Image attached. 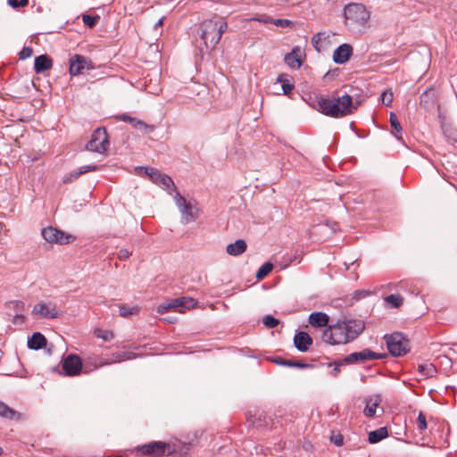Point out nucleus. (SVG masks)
<instances>
[{
	"mask_svg": "<svg viewBox=\"0 0 457 457\" xmlns=\"http://www.w3.org/2000/svg\"><path fill=\"white\" fill-rule=\"evenodd\" d=\"M174 201L181 214V222L188 224L197 220L199 216V210L195 203L187 201L179 193L174 195Z\"/></svg>",
	"mask_w": 457,
	"mask_h": 457,
	"instance_id": "nucleus-5",
	"label": "nucleus"
},
{
	"mask_svg": "<svg viewBox=\"0 0 457 457\" xmlns=\"http://www.w3.org/2000/svg\"><path fill=\"white\" fill-rule=\"evenodd\" d=\"M109 147V137L104 128L96 129L86 145L87 150L104 154Z\"/></svg>",
	"mask_w": 457,
	"mask_h": 457,
	"instance_id": "nucleus-9",
	"label": "nucleus"
},
{
	"mask_svg": "<svg viewBox=\"0 0 457 457\" xmlns=\"http://www.w3.org/2000/svg\"><path fill=\"white\" fill-rule=\"evenodd\" d=\"M133 128L144 130L145 132H151L154 130V126L147 125L143 120L135 118V121L131 124Z\"/></svg>",
	"mask_w": 457,
	"mask_h": 457,
	"instance_id": "nucleus-37",
	"label": "nucleus"
},
{
	"mask_svg": "<svg viewBox=\"0 0 457 457\" xmlns=\"http://www.w3.org/2000/svg\"><path fill=\"white\" fill-rule=\"evenodd\" d=\"M381 355L370 349H364L361 352L352 353L345 357L343 361L345 363H354L361 362L367 360H378L380 359Z\"/></svg>",
	"mask_w": 457,
	"mask_h": 457,
	"instance_id": "nucleus-15",
	"label": "nucleus"
},
{
	"mask_svg": "<svg viewBox=\"0 0 457 457\" xmlns=\"http://www.w3.org/2000/svg\"><path fill=\"white\" fill-rule=\"evenodd\" d=\"M291 23H292L291 21L286 20V19H273V18H271V21H270V24H273V25H275L277 27H282V28L289 27Z\"/></svg>",
	"mask_w": 457,
	"mask_h": 457,
	"instance_id": "nucleus-42",
	"label": "nucleus"
},
{
	"mask_svg": "<svg viewBox=\"0 0 457 457\" xmlns=\"http://www.w3.org/2000/svg\"><path fill=\"white\" fill-rule=\"evenodd\" d=\"M122 120L124 121H128L129 122L130 124H132L134 121H135V118L131 117V116H129V115H122Z\"/></svg>",
	"mask_w": 457,
	"mask_h": 457,
	"instance_id": "nucleus-52",
	"label": "nucleus"
},
{
	"mask_svg": "<svg viewBox=\"0 0 457 457\" xmlns=\"http://www.w3.org/2000/svg\"><path fill=\"white\" fill-rule=\"evenodd\" d=\"M169 445L162 441H153L137 447L136 452L140 456L161 457L165 454Z\"/></svg>",
	"mask_w": 457,
	"mask_h": 457,
	"instance_id": "nucleus-12",
	"label": "nucleus"
},
{
	"mask_svg": "<svg viewBox=\"0 0 457 457\" xmlns=\"http://www.w3.org/2000/svg\"><path fill=\"white\" fill-rule=\"evenodd\" d=\"M2 453H3V450H2V448L0 447V455L2 454Z\"/></svg>",
	"mask_w": 457,
	"mask_h": 457,
	"instance_id": "nucleus-55",
	"label": "nucleus"
},
{
	"mask_svg": "<svg viewBox=\"0 0 457 457\" xmlns=\"http://www.w3.org/2000/svg\"><path fill=\"white\" fill-rule=\"evenodd\" d=\"M386 342L389 353L394 356H402L406 354L409 350V341L401 333H393L386 336Z\"/></svg>",
	"mask_w": 457,
	"mask_h": 457,
	"instance_id": "nucleus-8",
	"label": "nucleus"
},
{
	"mask_svg": "<svg viewBox=\"0 0 457 457\" xmlns=\"http://www.w3.org/2000/svg\"><path fill=\"white\" fill-rule=\"evenodd\" d=\"M364 328L365 323L361 320H338L323 330L321 339L330 345H346L354 341Z\"/></svg>",
	"mask_w": 457,
	"mask_h": 457,
	"instance_id": "nucleus-1",
	"label": "nucleus"
},
{
	"mask_svg": "<svg viewBox=\"0 0 457 457\" xmlns=\"http://www.w3.org/2000/svg\"><path fill=\"white\" fill-rule=\"evenodd\" d=\"M353 54V47L349 44H342L333 53V61L337 64H344Z\"/></svg>",
	"mask_w": 457,
	"mask_h": 457,
	"instance_id": "nucleus-17",
	"label": "nucleus"
},
{
	"mask_svg": "<svg viewBox=\"0 0 457 457\" xmlns=\"http://www.w3.org/2000/svg\"><path fill=\"white\" fill-rule=\"evenodd\" d=\"M340 372V369H339V364H336V366L333 368L331 373L333 376H337L338 373Z\"/></svg>",
	"mask_w": 457,
	"mask_h": 457,
	"instance_id": "nucleus-54",
	"label": "nucleus"
},
{
	"mask_svg": "<svg viewBox=\"0 0 457 457\" xmlns=\"http://www.w3.org/2000/svg\"><path fill=\"white\" fill-rule=\"evenodd\" d=\"M249 21H258L263 24H270L271 17L267 14H261L255 17L250 18Z\"/></svg>",
	"mask_w": 457,
	"mask_h": 457,
	"instance_id": "nucleus-43",
	"label": "nucleus"
},
{
	"mask_svg": "<svg viewBox=\"0 0 457 457\" xmlns=\"http://www.w3.org/2000/svg\"><path fill=\"white\" fill-rule=\"evenodd\" d=\"M344 15L351 25L364 26L370 20V14L361 4H349L345 7Z\"/></svg>",
	"mask_w": 457,
	"mask_h": 457,
	"instance_id": "nucleus-6",
	"label": "nucleus"
},
{
	"mask_svg": "<svg viewBox=\"0 0 457 457\" xmlns=\"http://www.w3.org/2000/svg\"><path fill=\"white\" fill-rule=\"evenodd\" d=\"M33 54V50L29 46H24L19 54V57L21 60H25L31 57Z\"/></svg>",
	"mask_w": 457,
	"mask_h": 457,
	"instance_id": "nucleus-46",
	"label": "nucleus"
},
{
	"mask_svg": "<svg viewBox=\"0 0 457 457\" xmlns=\"http://www.w3.org/2000/svg\"><path fill=\"white\" fill-rule=\"evenodd\" d=\"M277 82L281 83L284 95H289L294 88V84L288 80L287 74H279L277 78Z\"/></svg>",
	"mask_w": 457,
	"mask_h": 457,
	"instance_id": "nucleus-30",
	"label": "nucleus"
},
{
	"mask_svg": "<svg viewBox=\"0 0 457 457\" xmlns=\"http://www.w3.org/2000/svg\"><path fill=\"white\" fill-rule=\"evenodd\" d=\"M228 29L224 18L214 15L204 20L200 25V37L207 49H213L220 42L222 34Z\"/></svg>",
	"mask_w": 457,
	"mask_h": 457,
	"instance_id": "nucleus-3",
	"label": "nucleus"
},
{
	"mask_svg": "<svg viewBox=\"0 0 457 457\" xmlns=\"http://www.w3.org/2000/svg\"><path fill=\"white\" fill-rule=\"evenodd\" d=\"M388 436V431L386 427L379 428L376 430L370 431L369 433L368 440L370 444H377L379 441L386 438Z\"/></svg>",
	"mask_w": 457,
	"mask_h": 457,
	"instance_id": "nucleus-27",
	"label": "nucleus"
},
{
	"mask_svg": "<svg viewBox=\"0 0 457 457\" xmlns=\"http://www.w3.org/2000/svg\"><path fill=\"white\" fill-rule=\"evenodd\" d=\"M272 268H273V265L270 262H265L258 270V271L256 273V278L258 279H262L272 270Z\"/></svg>",
	"mask_w": 457,
	"mask_h": 457,
	"instance_id": "nucleus-36",
	"label": "nucleus"
},
{
	"mask_svg": "<svg viewBox=\"0 0 457 457\" xmlns=\"http://www.w3.org/2000/svg\"><path fill=\"white\" fill-rule=\"evenodd\" d=\"M394 99V95L391 90H386L381 94V102L386 106H389Z\"/></svg>",
	"mask_w": 457,
	"mask_h": 457,
	"instance_id": "nucleus-39",
	"label": "nucleus"
},
{
	"mask_svg": "<svg viewBox=\"0 0 457 457\" xmlns=\"http://www.w3.org/2000/svg\"><path fill=\"white\" fill-rule=\"evenodd\" d=\"M441 128L446 139L451 143L457 142V129L441 120Z\"/></svg>",
	"mask_w": 457,
	"mask_h": 457,
	"instance_id": "nucleus-28",
	"label": "nucleus"
},
{
	"mask_svg": "<svg viewBox=\"0 0 457 457\" xmlns=\"http://www.w3.org/2000/svg\"><path fill=\"white\" fill-rule=\"evenodd\" d=\"M331 440L337 446H341L344 444V438L341 435L333 436Z\"/></svg>",
	"mask_w": 457,
	"mask_h": 457,
	"instance_id": "nucleus-49",
	"label": "nucleus"
},
{
	"mask_svg": "<svg viewBox=\"0 0 457 457\" xmlns=\"http://www.w3.org/2000/svg\"><path fill=\"white\" fill-rule=\"evenodd\" d=\"M385 301L391 307L398 308L403 304V298L399 295H390L385 298Z\"/></svg>",
	"mask_w": 457,
	"mask_h": 457,
	"instance_id": "nucleus-35",
	"label": "nucleus"
},
{
	"mask_svg": "<svg viewBox=\"0 0 457 457\" xmlns=\"http://www.w3.org/2000/svg\"><path fill=\"white\" fill-rule=\"evenodd\" d=\"M53 66V61L46 54H41L35 58L34 71L36 73H43L50 70Z\"/></svg>",
	"mask_w": 457,
	"mask_h": 457,
	"instance_id": "nucleus-22",
	"label": "nucleus"
},
{
	"mask_svg": "<svg viewBox=\"0 0 457 457\" xmlns=\"http://www.w3.org/2000/svg\"><path fill=\"white\" fill-rule=\"evenodd\" d=\"M163 21H164V17L160 18L154 26V29H157L158 28L162 27L163 24Z\"/></svg>",
	"mask_w": 457,
	"mask_h": 457,
	"instance_id": "nucleus-53",
	"label": "nucleus"
},
{
	"mask_svg": "<svg viewBox=\"0 0 457 457\" xmlns=\"http://www.w3.org/2000/svg\"><path fill=\"white\" fill-rule=\"evenodd\" d=\"M139 308L137 306H129L128 304H121L119 306V314L124 318L137 314Z\"/></svg>",
	"mask_w": 457,
	"mask_h": 457,
	"instance_id": "nucleus-31",
	"label": "nucleus"
},
{
	"mask_svg": "<svg viewBox=\"0 0 457 457\" xmlns=\"http://www.w3.org/2000/svg\"><path fill=\"white\" fill-rule=\"evenodd\" d=\"M247 245L245 240L237 239L236 242L227 245L226 251L229 255L238 256L245 252Z\"/></svg>",
	"mask_w": 457,
	"mask_h": 457,
	"instance_id": "nucleus-25",
	"label": "nucleus"
},
{
	"mask_svg": "<svg viewBox=\"0 0 457 457\" xmlns=\"http://www.w3.org/2000/svg\"><path fill=\"white\" fill-rule=\"evenodd\" d=\"M46 345V337L39 332L34 333L28 339V347L33 350H39Z\"/></svg>",
	"mask_w": 457,
	"mask_h": 457,
	"instance_id": "nucleus-26",
	"label": "nucleus"
},
{
	"mask_svg": "<svg viewBox=\"0 0 457 457\" xmlns=\"http://www.w3.org/2000/svg\"><path fill=\"white\" fill-rule=\"evenodd\" d=\"M196 301L191 297H179L175 298L169 303H162L157 307L158 313H164L170 310H178L179 312H183L185 309L194 307Z\"/></svg>",
	"mask_w": 457,
	"mask_h": 457,
	"instance_id": "nucleus-11",
	"label": "nucleus"
},
{
	"mask_svg": "<svg viewBox=\"0 0 457 457\" xmlns=\"http://www.w3.org/2000/svg\"><path fill=\"white\" fill-rule=\"evenodd\" d=\"M312 107L318 112L334 118L349 115L357 109L353 103L352 96L347 94L331 98H317L312 102Z\"/></svg>",
	"mask_w": 457,
	"mask_h": 457,
	"instance_id": "nucleus-2",
	"label": "nucleus"
},
{
	"mask_svg": "<svg viewBox=\"0 0 457 457\" xmlns=\"http://www.w3.org/2000/svg\"><path fill=\"white\" fill-rule=\"evenodd\" d=\"M301 57V49L298 46H296L294 47L290 53L285 55L284 61L291 69L296 70L299 69L302 65Z\"/></svg>",
	"mask_w": 457,
	"mask_h": 457,
	"instance_id": "nucleus-21",
	"label": "nucleus"
},
{
	"mask_svg": "<svg viewBox=\"0 0 457 457\" xmlns=\"http://www.w3.org/2000/svg\"><path fill=\"white\" fill-rule=\"evenodd\" d=\"M32 313L39 319H54L59 316L55 303L39 302L34 305Z\"/></svg>",
	"mask_w": 457,
	"mask_h": 457,
	"instance_id": "nucleus-14",
	"label": "nucleus"
},
{
	"mask_svg": "<svg viewBox=\"0 0 457 457\" xmlns=\"http://www.w3.org/2000/svg\"><path fill=\"white\" fill-rule=\"evenodd\" d=\"M323 38H326V37L325 33L322 32H319L312 37V43L316 50L320 51V43Z\"/></svg>",
	"mask_w": 457,
	"mask_h": 457,
	"instance_id": "nucleus-41",
	"label": "nucleus"
},
{
	"mask_svg": "<svg viewBox=\"0 0 457 457\" xmlns=\"http://www.w3.org/2000/svg\"><path fill=\"white\" fill-rule=\"evenodd\" d=\"M7 3L12 8L17 9L26 6L29 4V0H7Z\"/></svg>",
	"mask_w": 457,
	"mask_h": 457,
	"instance_id": "nucleus-44",
	"label": "nucleus"
},
{
	"mask_svg": "<svg viewBox=\"0 0 457 457\" xmlns=\"http://www.w3.org/2000/svg\"><path fill=\"white\" fill-rule=\"evenodd\" d=\"M294 362L293 361H289V360H283L282 361H278V364H281V365H284V366H287V367H294Z\"/></svg>",
	"mask_w": 457,
	"mask_h": 457,
	"instance_id": "nucleus-50",
	"label": "nucleus"
},
{
	"mask_svg": "<svg viewBox=\"0 0 457 457\" xmlns=\"http://www.w3.org/2000/svg\"><path fill=\"white\" fill-rule=\"evenodd\" d=\"M418 370L422 376L428 378L433 377L436 372V367L432 363L420 364Z\"/></svg>",
	"mask_w": 457,
	"mask_h": 457,
	"instance_id": "nucleus-32",
	"label": "nucleus"
},
{
	"mask_svg": "<svg viewBox=\"0 0 457 457\" xmlns=\"http://www.w3.org/2000/svg\"><path fill=\"white\" fill-rule=\"evenodd\" d=\"M263 324L269 328L277 327L279 324V320L271 315H265L262 319Z\"/></svg>",
	"mask_w": 457,
	"mask_h": 457,
	"instance_id": "nucleus-38",
	"label": "nucleus"
},
{
	"mask_svg": "<svg viewBox=\"0 0 457 457\" xmlns=\"http://www.w3.org/2000/svg\"><path fill=\"white\" fill-rule=\"evenodd\" d=\"M308 321L313 328H328L329 322V316L321 312H312L309 315Z\"/></svg>",
	"mask_w": 457,
	"mask_h": 457,
	"instance_id": "nucleus-19",
	"label": "nucleus"
},
{
	"mask_svg": "<svg viewBox=\"0 0 457 457\" xmlns=\"http://www.w3.org/2000/svg\"><path fill=\"white\" fill-rule=\"evenodd\" d=\"M370 295V292L368 290H356L353 293V298L356 300H360Z\"/></svg>",
	"mask_w": 457,
	"mask_h": 457,
	"instance_id": "nucleus-47",
	"label": "nucleus"
},
{
	"mask_svg": "<svg viewBox=\"0 0 457 457\" xmlns=\"http://www.w3.org/2000/svg\"><path fill=\"white\" fill-rule=\"evenodd\" d=\"M101 167L102 166L95 164L81 166L78 170L71 171L67 177H65L63 181L65 183L71 182L74 179H78L82 174H85L89 171H96L101 170Z\"/></svg>",
	"mask_w": 457,
	"mask_h": 457,
	"instance_id": "nucleus-24",
	"label": "nucleus"
},
{
	"mask_svg": "<svg viewBox=\"0 0 457 457\" xmlns=\"http://www.w3.org/2000/svg\"><path fill=\"white\" fill-rule=\"evenodd\" d=\"M41 235L50 244L67 245L73 238L71 234H67L54 227L44 228Z\"/></svg>",
	"mask_w": 457,
	"mask_h": 457,
	"instance_id": "nucleus-13",
	"label": "nucleus"
},
{
	"mask_svg": "<svg viewBox=\"0 0 457 457\" xmlns=\"http://www.w3.org/2000/svg\"><path fill=\"white\" fill-rule=\"evenodd\" d=\"M99 20L98 16H91L88 14H83L82 21L85 25L89 28L94 27L96 24V21Z\"/></svg>",
	"mask_w": 457,
	"mask_h": 457,
	"instance_id": "nucleus-40",
	"label": "nucleus"
},
{
	"mask_svg": "<svg viewBox=\"0 0 457 457\" xmlns=\"http://www.w3.org/2000/svg\"><path fill=\"white\" fill-rule=\"evenodd\" d=\"M130 254L131 253L128 249L122 248L118 252L117 255L120 260L124 261L127 260Z\"/></svg>",
	"mask_w": 457,
	"mask_h": 457,
	"instance_id": "nucleus-48",
	"label": "nucleus"
},
{
	"mask_svg": "<svg viewBox=\"0 0 457 457\" xmlns=\"http://www.w3.org/2000/svg\"><path fill=\"white\" fill-rule=\"evenodd\" d=\"M17 414L18 413L14 410L7 406L3 402H0V416L12 420L14 419Z\"/></svg>",
	"mask_w": 457,
	"mask_h": 457,
	"instance_id": "nucleus-33",
	"label": "nucleus"
},
{
	"mask_svg": "<svg viewBox=\"0 0 457 457\" xmlns=\"http://www.w3.org/2000/svg\"><path fill=\"white\" fill-rule=\"evenodd\" d=\"M94 363H97V361L89 357L85 360L83 365L81 359L78 355L71 353L62 360V368L66 376L75 377L81 373L83 367L85 368V372L95 370Z\"/></svg>",
	"mask_w": 457,
	"mask_h": 457,
	"instance_id": "nucleus-4",
	"label": "nucleus"
},
{
	"mask_svg": "<svg viewBox=\"0 0 457 457\" xmlns=\"http://www.w3.org/2000/svg\"><path fill=\"white\" fill-rule=\"evenodd\" d=\"M294 344L298 351L304 353L312 344V339L308 333L301 331L295 335Z\"/></svg>",
	"mask_w": 457,
	"mask_h": 457,
	"instance_id": "nucleus-20",
	"label": "nucleus"
},
{
	"mask_svg": "<svg viewBox=\"0 0 457 457\" xmlns=\"http://www.w3.org/2000/svg\"><path fill=\"white\" fill-rule=\"evenodd\" d=\"M113 359L109 361H99L97 363H94V369H97L99 367L104 366V365H110L115 362H120L126 360H132L139 356L138 354L129 352V351H121L118 352L116 353L112 354Z\"/></svg>",
	"mask_w": 457,
	"mask_h": 457,
	"instance_id": "nucleus-16",
	"label": "nucleus"
},
{
	"mask_svg": "<svg viewBox=\"0 0 457 457\" xmlns=\"http://www.w3.org/2000/svg\"><path fill=\"white\" fill-rule=\"evenodd\" d=\"M94 334L96 337L101 338L104 342H109L114 337L113 332L107 329L97 328L95 330Z\"/></svg>",
	"mask_w": 457,
	"mask_h": 457,
	"instance_id": "nucleus-34",
	"label": "nucleus"
},
{
	"mask_svg": "<svg viewBox=\"0 0 457 457\" xmlns=\"http://www.w3.org/2000/svg\"><path fill=\"white\" fill-rule=\"evenodd\" d=\"M294 367L303 369V368L310 367V365L306 364V363L300 362V361H295L294 362Z\"/></svg>",
	"mask_w": 457,
	"mask_h": 457,
	"instance_id": "nucleus-51",
	"label": "nucleus"
},
{
	"mask_svg": "<svg viewBox=\"0 0 457 457\" xmlns=\"http://www.w3.org/2000/svg\"><path fill=\"white\" fill-rule=\"evenodd\" d=\"M136 171L139 175L142 173L145 174L154 183L160 186L163 189H166L170 194L176 190L175 184L171 178L166 174L161 173L155 168L139 166L136 168Z\"/></svg>",
	"mask_w": 457,
	"mask_h": 457,
	"instance_id": "nucleus-7",
	"label": "nucleus"
},
{
	"mask_svg": "<svg viewBox=\"0 0 457 457\" xmlns=\"http://www.w3.org/2000/svg\"><path fill=\"white\" fill-rule=\"evenodd\" d=\"M389 121H390L391 128L393 129V134L398 140H401L402 137H401V135H398V134L402 133L403 129H402V126H401V124L397 119V116L395 112L390 113Z\"/></svg>",
	"mask_w": 457,
	"mask_h": 457,
	"instance_id": "nucleus-29",
	"label": "nucleus"
},
{
	"mask_svg": "<svg viewBox=\"0 0 457 457\" xmlns=\"http://www.w3.org/2000/svg\"><path fill=\"white\" fill-rule=\"evenodd\" d=\"M382 402V397L380 395H372L365 397L364 403L365 408L363 410V414L371 418L376 414L377 408Z\"/></svg>",
	"mask_w": 457,
	"mask_h": 457,
	"instance_id": "nucleus-18",
	"label": "nucleus"
},
{
	"mask_svg": "<svg viewBox=\"0 0 457 457\" xmlns=\"http://www.w3.org/2000/svg\"><path fill=\"white\" fill-rule=\"evenodd\" d=\"M69 63V73L71 77L80 75L84 73L85 71L95 69V66L89 58L78 54L70 57Z\"/></svg>",
	"mask_w": 457,
	"mask_h": 457,
	"instance_id": "nucleus-10",
	"label": "nucleus"
},
{
	"mask_svg": "<svg viewBox=\"0 0 457 457\" xmlns=\"http://www.w3.org/2000/svg\"><path fill=\"white\" fill-rule=\"evenodd\" d=\"M417 425L420 431H423L428 428L426 417L422 412H420L417 418Z\"/></svg>",
	"mask_w": 457,
	"mask_h": 457,
	"instance_id": "nucleus-45",
	"label": "nucleus"
},
{
	"mask_svg": "<svg viewBox=\"0 0 457 457\" xmlns=\"http://www.w3.org/2000/svg\"><path fill=\"white\" fill-rule=\"evenodd\" d=\"M420 105L425 110H431L436 105V96L433 89L425 90L420 96Z\"/></svg>",
	"mask_w": 457,
	"mask_h": 457,
	"instance_id": "nucleus-23",
	"label": "nucleus"
}]
</instances>
